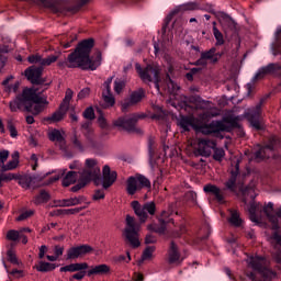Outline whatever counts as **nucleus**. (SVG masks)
Returning a JSON list of instances; mask_svg holds the SVG:
<instances>
[{
  "instance_id": "a19ab883",
  "label": "nucleus",
  "mask_w": 281,
  "mask_h": 281,
  "mask_svg": "<svg viewBox=\"0 0 281 281\" xmlns=\"http://www.w3.org/2000/svg\"><path fill=\"white\" fill-rule=\"evenodd\" d=\"M82 200L80 198H70V199H65L58 202L59 207H71L74 205H80Z\"/></svg>"
},
{
  "instance_id": "aec40b11",
  "label": "nucleus",
  "mask_w": 281,
  "mask_h": 281,
  "mask_svg": "<svg viewBox=\"0 0 281 281\" xmlns=\"http://www.w3.org/2000/svg\"><path fill=\"white\" fill-rule=\"evenodd\" d=\"M168 218V213L166 211H164L161 213V218H160V226H157V224H149L147 226V229L149 232H156V234H164L166 232V229H168V227H170V223H172V225H175V221H172V218Z\"/></svg>"
},
{
  "instance_id": "09e8293b",
  "label": "nucleus",
  "mask_w": 281,
  "mask_h": 281,
  "mask_svg": "<svg viewBox=\"0 0 281 281\" xmlns=\"http://www.w3.org/2000/svg\"><path fill=\"white\" fill-rule=\"evenodd\" d=\"M59 41H60V45H63L65 49H69V47H71V43L76 41V37L69 38V36L63 35L61 38H59Z\"/></svg>"
},
{
  "instance_id": "f03ea898",
  "label": "nucleus",
  "mask_w": 281,
  "mask_h": 281,
  "mask_svg": "<svg viewBox=\"0 0 281 281\" xmlns=\"http://www.w3.org/2000/svg\"><path fill=\"white\" fill-rule=\"evenodd\" d=\"M43 90L38 86H33L31 88H24L22 93L19 94L13 101L10 102V110L13 113L23 109L32 115H38L43 113L45 106L49 104L47 98L43 97Z\"/></svg>"
},
{
  "instance_id": "e2e57ef3",
  "label": "nucleus",
  "mask_w": 281,
  "mask_h": 281,
  "mask_svg": "<svg viewBox=\"0 0 281 281\" xmlns=\"http://www.w3.org/2000/svg\"><path fill=\"white\" fill-rule=\"evenodd\" d=\"M83 117L86 120H93L95 117V112H93V108H88L83 112Z\"/></svg>"
},
{
  "instance_id": "0eeeda50",
  "label": "nucleus",
  "mask_w": 281,
  "mask_h": 281,
  "mask_svg": "<svg viewBox=\"0 0 281 281\" xmlns=\"http://www.w3.org/2000/svg\"><path fill=\"white\" fill-rule=\"evenodd\" d=\"M95 179H100V161L95 158H87L82 170L79 171L78 182L71 188V191L78 192V190H82L85 186H88V183Z\"/></svg>"
},
{
  "instance_id": "2f4dec72",
  "label": "nucleus",
  "mask_w": 281,
  "mask_h": 281,
  "mask_svg": "<svg viewBox=\"0 0 281 281\" xmlns=\"http://www.w3.org/2000/svg\"><path fill=\"white\" fill-rule=\"evenodd\" d=\"M271 53L273 56H281V26L274 33V42L271 44Z\"/></svg>"
},
{
  "instance_id": "052dcab7",
  "label": "nucleus",
  "mask_w": 281,
  "mask_h": 281,
  "mask_svg": "<svg viewBox=\"0 0 281 281\" xmlns=\"http://www.w3.org/2000/svg\"><path fill=\"white\" fill-rule=\"evenodd\" d=\"M8 157H10L8 149L0 150V166H4L5 161H8Z\"/></svg>"
},
{
  "instance_id": "dca6fc26",
  "label": "nucleus",
  "mask_w": 281,
  "mask_h": 281,
  "mask_svg": "<svg viewBox=\"0 0 281 281\" xmlns=\"http://www.w3.org/2000/svg\"><path fill=\"white\" fill-rule=\"evenodd\" d=\"M217 60H221V53H217L216 48L212 47L211 49L201 53L195 65L196 67H207V65H216Z\"/></svg>"
},
{
  "instance_id": "4d7b16f0",
  "label": "nucleus",
  "mask_w": 281,
  "mask_h": 281,
  "mask_svg": "<svg viewBox=\"0 0 281 281\" xmlns=\"http://www.w3.org/2000/svg\"><path fill=\"white\" fill-rule=\"evenodd\" d=\"M7 256L9 262H11L12 265H19V259L16 258V254L14 252V250H8Z\"/></svg>"
},
{
  "instance_id": "bb28decb",
  "label": "nucleus",
  "mask_w": 281,
  "mask_h": 281,
  "mask_svg": "<svg viewBox=\"0 0 281 281\" xmlns=\"http://www.w3.org/2000/svg\"><path fill=\"white\" fill-rule=\"evenodd\" d=\"M47 175H49V173L43 175L41 177L21 176L19 178V184L24 190H27V189L32 188L33 183H36V181H41V180L45 179L47 177Z\"/></svg>"
},
{
  "instance_id": "37998d69",
  "label": "nucleus",
  "mask_w": 281,
  "mask_h": 281,
  "mask_svg": "<svg viewBox=\"0 0 281 281\" xmlns=\"http://www.w3.org/2000/svg\"><path fill=\"white\" fill-rule=\"evenodd\" d=\"M72 98H74V90L68 88L66 90L65 98H64L63 102L60 103L61 109L69 111V104H70Z\"/></svg>"
},
{
  "instance_id": "1a4fd4ad",
  "label": "nucleus",
  "mask_w": 281,
  "mask_h": 281,
  "mask_svg": "<svg viewBox=\"0 0 281 281\" xmlns=\"http://www.w3.org/2000/svg\"><path fill=\"white\" fill-rule=\"evenodd\" d=\"M135 69L143 82H154L155 89L159 91V82L161 81L159 77L161 67L159 65H147L145 69H142V65L135 64Z\"/></svg>"
},
{
  "instance_id": "6ab92c4d",
  "label": "nucleus",
  "mask_w": 281,
  "mask_h": 281,
  "mask_svg": "<svg viewBox=\"0 0 281 281\" xmlns=\"http://www.w3.org/2000/svg\"><path fill=\"white\" fill-rule=\"evenodd\" d=\"M93 248L89 245L74 246L67 250V260H78V258H85L87 254H91Z\"/></svg>"
},
{
  "instance_id": "69168bd1",
  "label": "nucleus",
  "mask_w": 281,
  "mask_h": 281,
  "mask_svg": "<svg viewBox=\"0 0 281 281\" xmlns=\"http://www.w3.org/2000/svg\"><path fill=\"white\" fill-rule=\"evenodd\" d=\"M156 111H158V113L151 115L153 120H164V117H166V112H164V110H161V108H156Z\"/></svg>"
},
{
  "instance_id": "4c0bfd02",
  "label": "nucleus",
  "mask_w": 281,
  "mask_h": 281,
  "mask_svg": "<svg viewBox=\"0 0 281 281\" xmlns=\"http://www.w3.org/2000/svg\"><path fill=\"white\" fill-rule=\"evenodd\" d=\"M236 177H238V164H236V170L231 172V178L225 183L226 190H229V192H236Z\"/></svg>"
},
{
  "instance_id": "a878e982",
  "label": "nucleus",
  "mask_w": 281,
  "mask_h": 281,
  "mask_svg": "<svg viewBox=\"0 0 281 281\" xmlns=\"http://www.w3.org/2000/svg\"><path fill=\"white\" fill-rule=\"evenodd\" d=\"M72 144H74L75 148L77 150H79V153H85V150L98 148V142H95V139H93V137H91V136L87 137V142L85 145L82 143H80V140H78V138H75L72 140Z\"/></svg>"
},
{
  "instance_id": "473e14b6",
  "label": "nucleus",
  "mask_w": 281,
  "mask_h": 281,
  "mask_svg": "<svg viewBox=\"0 0 281 281\" xmlns=\"http://www.w3.org/2000/svg\"><path fill=\"white\" fill-rule=\"evenodd\" d=\"M8 240H12V243H19V240H22L23 245H27V236L20 233V231L11 229L7 233Z\"/></svg>"
},
{
  "instance_id": "49530a36",
  "label": "nucleus",
  "mask_w": 281,
  "mask_h": 281,
  "mask_svg": "<svg viewBox=\"0 0 281 281\" xmlns=\"http://www.w3.org/2000/svg\"><path fill=\"white\" fill-rule=\"evenodd\" d=\"M46 201H49V193L42 191L34 200L33 202L35 205H41V203H46Z\"/></svg>"
},
{
  "instance_id": "c03bdc74",
  "label": "nucleus",
  "mask_w": 281,
  "mask_h": 281,
  "mask_svg": "<svg viewBox=\"0 0 281 281\" xmlns=\"http://www.w3.org/2000/svg\"><path fill=\"white\" fill-rule=\"evenodd\" d=\"M165 89L168 91V93H170V95H177L178 91H179V86H177V83H175V81H172L170 78L167 79V87H165Z\"/></svg>"
},
{
  "instance_id": "c756f323",
  "label": "nucleus",
  "mask_w": 281,
  "mask_h": 281,
  "mask_svg": "<svg viewBox=\"0 0 281 281\" xmlns=\"http://www.w3.org/2000/svg\"><path fill=\"white\" fill-rule=\"evenodd\" d=\"M203 190L206 194H212L213 196H215L218 203H223V201L225 200V196L223 195V191L220 190L218 187L214 184H206L204 186Z\"/></svg>"
},
{
  "instance_id": "5701e85b",
  "label": "nucleus",
  "mask_w": 281,
  "mask_h": 281,
  "mask_svg": "<svg viewBox=\"0 0 281 281\" xmlns=\"http://www.w3.org/2000/svg\"><path fill=\"white\" fill-rule=\"evenodd\" d=\"M43 74V67H30L25 70V77L32 85H41V76Z\"/></svg>"
},
{
  "instance_id": "a211bd4d",
  "label": "nucleus",
  "mask_w": 281,
  "mask_h": 281,
  "mask_svg": "<svg viewBox=\"0 0 281 281\" xmlns=\"http://www.w3.org/2000/svg\"><path fill=\"white\" fill-rule=\"evenodd\" d=\"M269 74L281 76V64H269L268 66L259 68L252 77V81L256 82V80H262V78H265V76H269Z\"/></svg>"
},
{
  "instance_id": "338daca9",
  "label": "nucleus",
  "mask_w": 281,
  "mask_h": 281,
  "mask_svg": "<svg viewBox=\"0 0 281 281\" xmlns=\"http://www.w3.org/2000/svg\"><path fill=\"white\" fill-rule=\"evenodd\" d=\"M86 209H87V206L66 209V210H64V214H78L79 212H82V210H86Z\"/></svg>"
},
{
  "instance_id": "bf43d9fd",
  "label": "nucleus",
  "mask_w": 281,
  "mask_h": 281,
  "mask_svg": "<svg viewBox=\"0 0 281 281\" xmlns=\"http://www.w3.org/2000/svg\"><path fill=\"white\" fill-rule=\"evenodd\" d=\"M65 169L58 170L55 176H53L49 181L46 183V186H49L50 183H54L56 181H58V179H60V177H63L65 175Z\"/></svg>"
},
{
  "instance_id": "ddd939ff",
  "label": "nucleus",
  "mask_w": 281,
  "mask_h": 281,
  "mask_svg": "<svg viewBox=\"0 0 281 281\" xmlns=\"http://www.w3.org/2000/svg\"><path fill=\"white\" fill-rule=\"evenodd\" d=\"M192 148L195 150V155L201 157H210L212 150L216 148V142L210 138H199L191 143Z\"/></svg>"
},
{
  "instance_id": "cd10ccee",
  "label": "nucleus",
  "mask_w": 281,
  "mask_h": 281,
  "mask_svg": "<svg viewBox=\"0 0 281 281\" xmlns=\"http://www.w3.org/2000/svg\"><path fill=\"white\" fill-rule=\"evenodd\" d=\"M111 273V266L106 263H101L97 266H92L88 272L87 276L91 278V276H109Z\"/></svg>"
},
{
  "instance_id": "6e6d98bb",
  "label": "nucleus",
  "mask_w": 281,
  "mask_h": 281,
  "mask_svg": "<svg viewBox=\"0 0 281 281\" xmlns=\"http://www.w3.org/2000/svg\"><path fill=\"white\" fill-rule=\"evenodd\" d=\"M13 179H16L14 173H0V188L3 186V181H12Z\"/></svg>"
},
{
  "instance_id": "f704fd0d",
  "label": "nucleus",
  "mask_w": 281,
  "mask_h": 281,
  "mask_svg": "<svg viewBox=\"0 0 281 281\" xmlns=\"http://www.w3.org/2000/svg\"><path fill=\"white\" fill-rule=\"evenodd\" d=\"M260 210H262V205L256 202H251L248 205V212H249L250 221L252 223H258V212H260Z\"/></svg>"
},
{
  "instance_id": "c85d7f7f",
  "label": "nucleus",
  "mask_w": 281,
  "mask_h": 281,
  "mask_svg": "<svg viewBox=\"0 0 281 281\" xmlns=\"http://www.w3.org/2000/svg\"><path fill=\"white\" fill-rule=\"evenodd\" d=\"M89 269V265L87 262H81V263H70L65 267H61L59 271L61 273H76V271H87Z\"/></svg>"
},
{
  "instance_id": "ea45409f",
  "label": "nucleus",
  "mask_w": 281,
  "mask_h": 281,
  "mask_svg": "<svg viewBox=\"0 0 281 281\" xmlns=\"http://www.w3.org/2000/svg\"><path fill=\"white\" fill-rule=\"evenodd\" d=\"M7 130L9 131V135L12 139H16V137H19V130L16 128V123H14L13 119L7 120Z\"/></svg>"
},
{
  "instance_id": "4be33fe9",
  "label": "nucleus",
  "mask_w": 281,
  "mask_h": 281,
  "mask_svg": "<svg viewBox=\"0 0 281 281\" xmlns=\"http://www.w3.org/2000/svg\"><path fill=\"white\" fill-rule=\"evenodd\" d=\"M183 260H186V257L181 255L179 247L172 241L168 250L169 265H181Z\"/></svg>"
},
{
  "instance_id": "39448f33",
  "label": "nucleus",
  "mask_w": 281,
  "mask_h": 281,
  "mask_svg": "<svg viewBox=\"0 0 281 281\" xmlns=\"http://www.w3.org/2000/svg\"><path fill=\"white\" fill-rule=\"evenodd\" d=\"M27 3H33L34 5H40L41 8H47L54 14H76L85 3L89 0H24ZM76 3V4H74Z\"/></svg>"
},
{
  "instance_id": "7ed1b4c3",
  "label": "nucleus",
  "mask_w": 281,
  "mask_h": 281,
  "mask_svg": "<svg viewBox=\"0 0 281 281\" xmlns=\"http://www.w3.org/2000/svg\"><path fill=\"white\" fill-rule=\"evenodd\" d=\"M192 10H199L198 2H187L184 4L176 7L166 18V23L162 26V34L158 43L154 44V49L156 56L164 58L167 63H170V55H168V49L172 45L173 33L168 29V23L172 21L175 14L179 12H188Z\"/></svg>"
},
{
  "instance_id": "f8f14e48",
  "label": "nucleus",
  "mask_w": 281,
  "mask_h": 281,
  "mask_svg": "<svg viewBox=\"0 0 281 281\" xmlns=\"http://www.w3.org/2000/svg\"><path fill=\"white\" fill-rule=\"evenodd\" d=\"M245 117L252 128L262 131L265 128V124H262V100L255 108L248 109L245 113Z\"/></svg>"
},
{
  "instance_id": "9b49d317",
  "label": "nucleus",
  "mask_w": 281,
  "mask_h": 281,
  "mask_svg": "<svg viewBox=\"0 0 281 281\" xmlns=\"http://www.w3.org/2000/svg\"><path fill=\"white\" fill-rule=\"evenodd\" d=\"M132 210L134 211V214H136V216L139 218V222L144 223L145 221H148V214L150 216L155 214L157 206L155 205V202H146L140 204L139 201H133Z\"/></svg>"
},
{
  "instance_id": "4468645a",
  "label": "nucleus",
  "mask_w": 281,
  "mask_h": 281,
  "mask_svg": "<svg viewBox=\"0 0 281 281\" xmlns=\"http://www.w3.org/2000/svg\"><path fill=\"white\" fill-rule=\"evenodd\" d=\"M144 188H150V181L147 180L146 177L142 175H137L135 177H130L127 180V194L132 195Z\"/></svg>"
},
{
  "instance_id": "412c9836",
  "label": "nucleus",
  "mask_w": 281,
  "mask_h": 281,
  "mask_svg": "<svg viewBox=\"0 0 281 281\" xmlns=\"http://www.w3.org/2000/svg\"><path fill=\"white\" fill-rule=\"evenodd\" d=\"M117 180V172L111 170V167L109 165H105L102 169V187L106 190L108 188H111Z\"/></svg>"
},
{
  "instance_id": "13d9d810",
  "label": "nucleus",
  "mask_w": 281,
  "mask_h": 281,
  "mask_svg": "<svg viewBox=\"0 0 281 281\" xmlns=\"http://www.w3.org/2000/svg\"><path fill=\"white\" fill-rule=\"evenodd\" d=\"M244 202L247 203V196H249L251 199V201H254V199H256V193L254 191V188H246V190L244 191Z\"/></svg>"
},
{
  "instance_id": "8fccbe9b",
  "label": "nucleus",
  "mask_w": 281,
  "mask_h": 281,
  "mask_svg": "<svg viewBox=\"0 0 281 281\" xmlns=\"http://www.w3.org/2000/svg\"><path fill=\"white\" fill-rule=\"evenodd\" d=\"M58 60V55H50L46 58H42V67H49L53 63Z\"/></svg>"
},
{
  "instance_id": "a18cd8bd",
  "label": "nucleus",
  "mask_w": 281,
  "mask_h": 281,
  "mask_svg": "<svg viewBox=\"0 0 281 281\" xmlns=\"http://www.w3.org/2000/svg\"><path fill=\"white\" fill-rule=\"evenodd\" d=\"M56 269V266L54 263L41 261L37 266V271L47 272V271H54Z\"/></svg>"
},
{
  "instance_id": "c9c22d12",
  "label": "nucleus",
  "mask_w": 281,
  "mask_h": 281,
  "mask_svg": "<svg viewBox=\"0 0 281 281\" xmlns=\"http://www.w3.org/2000/svg\"><path fill=\"white\" fill-rule=\"evenodd\" d=\"M19 151H13L11 155V160L7 165L2 166V170H15V168H19Z\"/></svg>"
},
{
  "instance_id": "72a5a7b5",
  "label": "nucleus",
  "mask_w": 281,
  "mask_h": 281,
  "mask_svg": "<svg viewBox=\"0 0 281 281\" xmlns=\"http://www.w3.org/2000/svg\"><path fill=\"white\" fill-rule=\"evenodd\" d=\"M48 137L50 142H57L61 150H65V138L63 137V133L58 130H53L48 133Z\"/></svg>"
},
{
  "instance_id": "680f3d73",
  "label": "nucleus",
  "mask_w": 281,
  "mask_h": 281,
  "mask_svg": "<svg viewBox=\"0 0 281 281\" xmlns=\"http://www.w3.org/2000/svg\"><path fill=\"white\" fill-rule=\"evenodd\" d=\"M34 215V211H23L20 216L16 217V221H25L26 218H30V216Z\"/></svg>"
},
{
  "instance_id": "f257e3e1",
  "label": "nucleus",
  "mask_w": 281,
  "mask_h": 281,
  "mask_svg": "<svg viewBox=\"0 0 281 281\" xmlns=\"http://www.w3.org/2000/svg\"><path fill=\"white\" fill-rule=\"evenodd\" d=\"M91 49H93V38L83 40L78 44L75 52L68 56L67 61L59 63V67H69L70 69L79 67L80 69L95 71L102 65V53L97 50L94 56L90 58Z\"/></svg>"
},
{
  "instance_id": "5fc2aeb1",
  "label": "nucleus",
  "mask_w": 281,
  "mask_h": 281,
  "mask_svg": "<svg viewBox=\"0 0 281 281\" xmlns=\"http://www.w3.org/2000/svg\"><path fill=\"white\" fill-rule=\"evenodd\" d=\"M213 150V159H215V161H223V157H225V150H223V148H214Z\"/></svg>"
},
{
  "instance_id": "3c124183",
  "label": "nucleus",
  "mask_w": 281,
  "mask_h": 281,
  "mask_svg": "<svg viewBox=\"0 0 281 281\" xmlns=\"http://www.w3.org/2000/svg\"><path fill=\"white\" fill-rule=\"evenodd\" d=\"M10 38H3L0 41V54H8L10 52Z\"/></svg>"
},
{
  "instance_id": "7c9ffc66",
  "label": "nucleus",
  "mask_w": 281,
  "mask_h": 281,
  "mask_svg": "<svg viewBox=\"0 0 281 281\" xmlns=\"http://www.w3.org/2000/svg\"><path fill=\"white\" fill-rule=\"evenodd\" d=\"M69 110H65L61 105H59V109L55 111L52 115L47 116L45 120L49 124H56V122H61V120L65 119V115H67V112Z\"/></svg>"
},
{
  "instance_id": "e433bc0d",
  "label": "nucleus",
  "mask_w": 281,
  "mask_h": 281,
  "mask_svg": "<svg viewBox=\"0 0 281 281\" xmlns=\"http://www.w3.org/2000/svg\"><path fill=\"white\" fill-rule=\"evenodd\" d=\"M156 249L157 248L155 246H147L144 249L140 259L138 260V265L142 266V265H144V262H146V260H153V256H154Z\"/></svg>"
},
{
  "instance_id": "6e6552de",
  "label": "nucleus",
  "mask_w": 281,
  "mask_h": 281,
  "mask_svg": "<svg viewBox=\"0 0 281 281\" xmlns=\"http://www.w3.org/2000/svg\"><path fill=\"white\" fill-rule=\"evenodd\" d=\"M246 262L252 271H258V273L263 278V280H273L276 278V272L273 270L267 268L269 261L261 256H249L246 259Z\"/></svg>"
},
{
  "instance_id": "603ef678",
  "label": "nucleus",
  "mask_w": 281,
  "mask_h": 281,
  "mask_svg": "<svg viewBox=\"0 0 281 281\" xmlns=\"http://www.w3.org/2000/svg\"><path fill=\"white\" fill-rule=\"evenodd\" d=\"M12 76H9L8 78H5L3 81H2V85L3 87H7L8 91H13V92H16V90L19 89V83H15L14 86H8L10 83V80H12Z\"/></svg>"
},
{
  "instance_id": "864d4df0",
  "label": "nucleus",
  "mask_w": 281,
  "mask_h": 281,
  "mask_svg": "<svg viewBox=\"0 0 281 281\" xmlns=\"http://www.w3.org/2000/svg\"><path fill=\"white\" fill-rule=\"evenodd\" d=\"M124 87H126V82L124 80L116 79L114 81V91H115V93L120 94V92L123 91Z\"/></svg>"
},
{
  "instance_id": "b1692460",
  "label": "nucleus",
  "mask_w": 281,
  "mask_h": 281,
  "mask_svg": "<svg viewBox=\"0 0 281 281\" xmlns=\"http://www.w3.org/2000/svg\"><path fill=\"white\" fill-rule=\"evenodd\" d=\"M111 82H113V78H109L103 85V102L105 108L115 104V98L113 97V93H111Z\"/></svg>"
},
{
  "instance_id": "f3484780",
  "label": "nucleus",
  "mask_w": 281,
  "mask_h": 281,
  "mask_svg": "<svg viewBox=\"0 0 281 281\" xmlns=\"http://www.w3.org/2000/svg\"><path fill=\"white\" fill-rule=\"evenodd\" d=\"M279 146L280 139L273 137L269 140V144L260 147L259 150L255 153V157H257V159H269V157L273 156V151L277 150Z\"/></svg>"
},
{
  "instance_id": "9d476101",
  "label": "nucleus",
  "mask_w": 281,
  "mask_h": 281,
  "mask_svg": "<svg viewBox=\"0 0 281 281\" xmlns=\"http://www.w3.org/2000/svg\"><path fill=\"white\" fill-rule=\"evenodd\" d=\"M125 223L124 236L131 247H133V249H137V247L142 245L139 241V229H142V225L131 215L126 216Z\"/></svg>"
},
{
  "instance_id": "de8ad7c7",
  "label": "nucleus",
  "mask_w": 281,
  "mask_h": 281,
  "mask_svg": "<svg viewBox=\"0 0 281 281\" xmlns=\"http://www.w3.org/2000/svg\"><path fill=\"white\" fill-rule=\"evenodd\" d=\"M213 36L216 40V45H224L225 38L223 37V33L216 26L213 27Z\"/></svg>"
},
{
  "instance_id": "0e129e2a",
  "label": "nucleus",
  "mask_w": 281,
  "mask_h": 281,
  "mask_svg": "<svg viewBox=\"0 0 281 281\" xmlns=\"http://www.w3.org/2000/svg\"><path fill=\"white\" fill-rule=\"evenodd\" d=\"M27 60H29V63H31V64H36V63H38L40 65H42V63H43V57H41V55H32V56H29Z\"/></svg>"
},
{
  "instance_id": "79ce46f5",
  "label": "nucleus",
  "mask_w": 281,
  "mask_h": 281,
  "mask_svg": "<svg viewBox=\"0 0 281 281\" xmlns=\"http://www.w3.org/2000/svg\"><path fill=\"white\" fill-rule=\"evenodd\" d=\"M78 178V173L76 171H69L63 179L64 188H69V186L76 183V179Z\"/></svg>"
},
{
  "instance_id": "423d86ee",
  "label": "nucleus",
  "mask_w": 281,
  "mask_h": 281,
  "mask_svg": "<svg viewBox=\"0 0 281 281\" xmlns=\"http://www.w3.org/2000/svg\"><path fill=\"white\" fill-rule=\"evenodd\" d=\"M263 212L268 216L272 229L276 231L270 238V243L273 246L272 256L274 260L281 265V207L278 211H274L273 203L269 202L263 207Z\"/></svg>"
},
{
  "instance_id": "58836bf2",
  "label": "nucleus",
  "mask_w": 281,
  "mask_h": 281,
  "mask_svg": "<svg viewBox=\"0 0 281 281\" xmlns=\"http://www.w3.org/2000/svg\"><path fill=\"white\" fill-rule=\"evenodd\" d=\"M229 218H228V223H231V225H234V227H240V225H243V218H240V214L238 213V211L236 210H229Z\"/></svg>"
},
{
  "instance_id": "393cba45",
  "label": "nucleus",
  "mask_w": 281,
  "mask_h": 281,
  "mask_svg": "<svg viewBox=\"0 0 281 281\" xmlns=\"http://www.w3.org/2000/svg\"><path fill=\"white\" fill-rule=\"evenodd\" d=\"M146 93L144 89H138L130 94V98L122 104L123 109H128V106H133V104H138L144 100Z\"/></svg>"
},
{
  "instance_id": "2eb2a0df",
  "label": "nucleus",
  "mask_w": 281,
  "mask_h": 281,
  "mask_svg": "<svg viewBox=\"0 0 281 281\" xmlns=\"http://www.w3.org/2000/svg\"><path fill=\"white\" fill-rule=\"evenodd\" d=\"M145 117L146 115L144 114H132L131 116L120 117L114 121V126L131 133L135 131V124H137L138 120H144Z\"/></svg>"
},
{
  "instance_id": "20e7f679",
  "label": "nucleus",
  "mask_w": 281,
  "mask_h": 281,
  "mask_svg": "<svg viewBox=\"0 0 281 281\" xmlns=\"http://www.w3.org/2000/svg\"><path fill=\"white\" fill-rule=\"evenodd\" d=\"M178 126H180L182 131H190V128H194V131L202 133L203 135H216L217 133H229V131H232V126H229L225 121H213L210 124H195L194 120L188 116L179 117Z\"/></svg>"
},
{
  "instance_id": "774afa93",
  "label": "nucleus",
  "mask_w": 281,
  "mask_h": 281,
  "mask_svg": "<svg viewBox=\"0 0 281 281\" xmlns=\"http://www.w3.org/2000/svg\"><path fill=\"white\" fill-rule=\"evenodd\" d=\"M145 243H146V245H155V243H157V237H155V235H153V234H148L145 237Z\"/></svg>"
}]
</instances>
